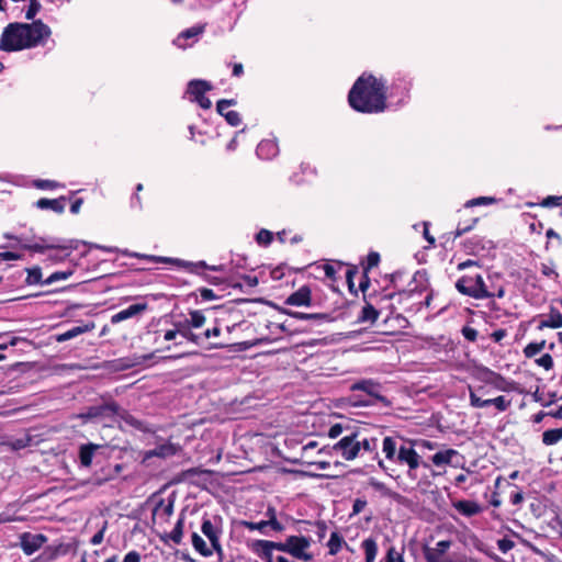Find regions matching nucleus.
<instances>
[{"instance_id": "f257e3e1", "label": "nucleus", "mask_w": 562, "mask_h": 562, "mask_svg": "<svg viewBox=\"0 0 562 562\" xmlns=\"http://www.w3.org/2000/svg\"><path fill=\"white\" fill-rule=\"evenodd\" d=\"M414 445L423 450H436L438 448L437 442L426 439L400 442L398 439L387 436L384 437L382 441V453L384 454L385 460H379L378 465L387 475L394 479H398L400 475H395L394 469H392L387 463L405 467L406 480L412 484L419 486L424 481L419 470L420 468L429 469V464L422 460V457L415 450Z\"/></svg>"}, {"instance_id": "f03ea898", "label": "nucleus", "mask_w": 562, "mask_h": 562, "mask_svg": "<svg viewBox=\"0 0 562 562\" xmlns=\"http://www.w3.org/2000/svg\"><path fill=\"white\" fill-rule=\"evenodd\" d=\"M350 106L361 113H380L386 109V87L383 78L362 74L348 94Z\"/></svg>"}, {"instance_id": "7ed1b4c3", "label": "nucleus", "mask_w": 562, "mask_h": 562, "mask_svg": "<svg viewBox=\"0 0 562 562\" xmlns=\"http://www.w3.org/2000/svg\"><path fill=\"white\" fill-rule=\"evenodd\" d=\"M48 25L41 20L32 23H10L2 32L0 49L16 52L42 45L50 36Z\"/></svg>"}, {"instance_id": "20e7f679", "label": "nucleus", "mask_w": 562, "mask_h": 562, "mask_svg": "<svg viewBox=\"0 0 562 562\" xmlns=\"http://www.w3.org/2000/svg\"><path fill=\"white\" fill-rule=\"evenodd\" d=\"M201 532L210 541V546L198 532H193L191 535L193 549L204 558H210L215 553L218 561H223L224 549L221 543V538L223 536L222 517L217 515L212 517L204 515L201 522Z\"/></svg>"}, {"instance_id": "39448f33", "label": "nucleus", "mask_w": 562, "mask_h": 562, "mask_svg": "<svg viewBox=\"0 0 562 562\" xmlns=\"http://www.w3.org/2000/svg\"><path fill=\"white\" fill-rule=\"evenodd\" d=\"M457 290L475 300H483L493 296L503 297L505 291L503 286L490 288L483 277L479 273L465 274L456 282Z\"/></svg>"}, {"instance_id": "423d86ee", "label": "nucleus", "mask_w": 562, "mask_h": 562, "mask_svg": "<svg viewBox=\"0 0 562 562\" xmlns=\"http://www.w3.org/2000/svg\"><path fill=\"white\" fill-rule=\"evenodd\" d=\"M183 340L190 341L194 345H200L202 342L201 335L183 327L180 322H176L173 327L170 329L156 331L155 342L168 344L165 347L157 349V351H171L173 348L180 347L183 344Z\"/></svg>"}, {"instance_id": "0eeeda50", "label": "nucleus", "mask_w": 562, "mask_h": 562, "mask_svg": "<svg viewBox=\"0 0 562 562\" xmlns=\"http://www.w3.org/2000/svg\"><path fill=\"white\" fill-rule=\"evenodd\" d=\"M121 252L124 256L140 258V259H144V260L150 261V262L173 263V265H177L178 267H181V268H183L190 272H194V273H198L199 269H201V268L210 269L212 271H218L222 269L221 267H217V266L210 267L206 265L205 261L191 262V261H184L181 259H173V258H169V257H160V256H154V255H145V254L133 252V251H128V250H122Z\"/></svg>"}, {"instance_id": "6e6552de", "label": "nucleus", "mask_w": 562, "mask_h": 562, "mask_svg": "<svg viewBox=\"0 0 562 562\" xmlns=\"http://www.w3.org/2000/svg\"><path fill=\"white\" fill-rule=\"evenodd\" d=\"M311 547V539L303 536H291L283 543H280L279 551H284L303 561L312 560L307 552Z\"/></svg>"}, {"instance_id": "1a4fd4ad", "label": "nucleus", "mask_w": 562, "mask_h": 562, "mask_svg": "<svg viewBox=\"0 0 562 562\" xmlns=\"http://www.w3.org/2000/svg\"><path fill=\"white\" fill-rule=\"evenodd\" d=\"M479 393L487 394V391H485L483 386H479L476 389L469 386L470 405L474 408H484L493 405L498 412H505L510 406V401L503 395L494 398L482 400L479 396Z\"/></svg>"}, {"instance_id": "9d476101", "label": "nucleus", "mask_w": 562, "mask_h": 562, "mask_svg": "<svg viewBox=\"0 0 562 562\" xmlns=\"http://www.w3.org/2000/svg\"><path fill=\"white\" fill-rule=\"evenodd\" d=\"M360 450L361 442L356 434L342 437L333 446V451L348 461L356 459Z\"/></svg>"}, {"instance_id": "9b49d317", "label": "nucleus", "mask_w": 562, "mask_h": 562, "mask_svg": "<svg viewBox=\"0 0 562 562\" xmlns=\"http://www.w3.org/2000/svg\"><path fill=\"white\" fill-rule=\"evenodd\" d=\"M212 89L210 82L201 79L191 80L188 83L187 93L190 100L196 102L202 109H210L212 106L211 100L205 97V93Z\"/></svg>"}, {"instance_id": "f8f14e48", "label": "nucleus", "mask_w": 562, "mask_h": 562, "mask_svg": "<svg viewBox=\"0 0 562 562\" xmlns=\"http://www.w3.org/2000/svg\"><path fill=\"white\" fill-rule=\"evenodd\" d=\"M451 546L450 540L438 541L434 547L425 546L423 553L426 562H452L447 558V552Z\"/></svg>"}, {"instance_id": "ddd939ff", "label": "nucleus", "mask_w": 562, "mask_h": 562, "mask_svg": "<svg viewBox=\"0 0 562 562\" xmlns=\"http://www.w3.org/2000/svg\"><path fill=\"white\" fill-rule=\"evenodd\" d=\"M46 541L47 537L42 533L24 532L20 536V546L27 555L41 549Z\"/></svg>"}, {"instance_id": "4468645a", "label": "nucleus", "mask_w": 562, "mask_h": 562, "mask_svg": "<svg viewBox=\"0 0 562 562\" xmlns=\"http://www.w3.org/2000/svg\"><path fill=\"white\" fill-rule=\"evenodd\" d=\"M460 458L461 456L457 450L448 448L436 451V453L430 457V461L436 468H443L446 465L458 467L459 462L457 459Z\"/></svg>"}, {"instance_id": "2eb2a0df", "label": "nucleus", "mask_w": 562, "mask_h": 562, "mask_svg": "<svg viewBox=\"0 0 562 562\" xmlns=\"http://www.w3.org/2000/svg\"><path fill=\"white\" fill-rule=\"evenodd\" d=\"M280 543L269 541V540H252L248 542V548L252 553L257 554L259 558L267 560V562H272V551L279 550Z\"/></svg>"}, {"instance_id": "dca6fc26", "label": "nucleus", "mask_w": 562, "mask_h": 562, "mask_svg": "<svg viewBox=\"0 0 562 562\" xmlns=\"http://www.w3.org/2000/svg\"><path fill=\"white\" fill-rule=\"evenodd\" d=\"M75 542L59 543L57 546L47 547L42 554L38 555L41 562H52L60 555H66L72 550H76Z\"/></svg>"}, {"instance_id": "f3484780", "label": "nucleus", "mask_w": 562, "mask_h": 562, "mask_svg": "<svg viewBox=\"0 0 562 562\" xmlns=\"http://www.w3.org/2000/svg\"><path fill=\"white\" fill-rule=\"evenodd\" d=\"M476 379L486 385L495 387L498 391L507 390L505 379L501 374L487 368L479 370L476 373Z\"/></svg>"}, {"instance_id": "a211bd4d", "label": "nucleus", "mask_w": 562, "mask_h": 562, "mask_svg": "<svg viewBox=\"0 0 562 562\" xmlns=\"http://www.w3.org/2000/svg\"><path fill=\"white\" fill-rule=\"evenodd\" d=\"M312 303V294L308 286H301L285 300V304L292 306H310Z\"/></svg>"}, {"instance_id": "6ab92c4d", "label": "nucleus", "mask_w": 562, "mask_h": 562, "mask_svg": "<svg viewBox=\"0 0 562 562\" xmlns=\"http://www.w3.org/2000/svg\"><path fill=\"white\" fill-rule=\"evenodd\" d=\"M147 308V305L145 303H137L130 305L127 308L117 312L116 314L112 315L111 323L117 324L125 319L132 318L142 312H144Z\"/></svg>"}, {"instance_id": "aec40b11", "label": "nucleus", "mask_w": 562, "mask_h": 562, "mask_svg": "<svg viewBox=\"0 0 562 562\" xmlns=\"http://www.w3.org/2000/svg\"><path fill=\"white\" fill-rule=\"evenodd\" d=\"M94 327H95L94 323H87L83 325H78V326H75L61 334H57L55 336V339L58 342H64V341L72 339L81 334L89 333V331L93 330Z\"/></svg>"}, {"instance_id": "412c9836", "label": "nucleus", "mask_w": 562, "mask_h": 562, "mask_svg": "<svg viewBox=\"0 0 562 562\" xmlns=\"http://www.w3.org/2000/svg\"><path fill=\"white\" fill-rule=\"evenodd\" d=\"M562 327V313L555 307L551 306L548 315L539 322L538 328H561Z\"/></svg>"}, {"instance_id": "4be33fe9", "label": "nucleus", "mask_w": 562, "mask_h": 562, "mask_svg": "<svg viewBox=\"0 0 562 562\" xmlns=\"http://www.w3.org/2000/svg\"><path fill=\"white\" fill-rule=\"evenodd\" d=\"M452 506L463 516L472 517L482 512V506L474 501H457L452 503Z\"/></svg>"}, {"instance_id": "5701e85b", "label": "nucleus", "mask_w": 562, "mask_h": 562, "mask_svg": "<svg viewBox=\"0 0 562 562\" xmlns=\"http://www.w3.org/2000/svg\"><path fill=\"white\" fill-rule=\"evenodd\" d=\"M173 513V504L171 502L165 503L164 501L159 502L154 512H153V520L157 524L167 522L170 516Z\"/></svg>"}, {"instance_id": "b1692460", "label": "nucleus", "mask_w": 562, "mask_h": 562, "mask_svg": "<svg viewBox=\"0 0 562 562\" xmlns=\"http://www.w3.org/2000/svg\"><path fill=\"white\" fill-rule=\"evenodd\" d=\"M279 153L278 144L274 139H265L257 146V155L261 159H271Z\"/></svg>"}, {"instance_id": "393cba45", "label": "nucleus", "mask_w": 562, "mask_h": 562, "mask_svg": "<svg viewBox=\"0 0 562 562\" xmlns=\"http://www.w3.org/2000/svg\"><path fill=\"white\" fill-rule=\"evenodd\" d=\"M178 451V447L173 443L167 442L156 447L153 450L146 451L144 460H148L153 457L169 458L175 456Z\"/></svg>"}, {"instance_id": "a878e982", "label": "nucleus", "mask_w": 562, "mask_h": 562, "mask_svg": "<svg viewBox=\"0 0 562 562\" xmlns=\"http://www.w3.org/2000/svg\"><path fill=\"white\" fill-rule=\"evenodd\" d=\"M65 196H60L59 199H40L36 202V206L41 210H52L56 213H63L65 211Z\"/></svg>"}, {"instance_id": "bb28decb", "label": "nucleus", "mask_w": 562, "mask_h": 562, "mask_svg": "<svg viewBox=\"0 0 562 562\" xmlns=\"http://www.w3.org/2000/svg\"><path fill=\"white\" fill-rule=\"evenodd\" d=\"M206 318L201 311H191L189 313V317L184 321L180 322L183 327H187L189 330L199 329L204 326Z\"/></svg>"}, {"instance_id": "cd10ccee", "label": "nucleus", "mask_w": 562, "mask_h": 562, "mask_svg": "<svg viewBox=\"0 0 562 562\" xmlns=\"http://www.w3.org/2000/svg\"><path fill=\"white\" fill-rule=\"evenodd\" d=\"M204 31L203 25H194L183 32H181L178 37L175 40V44L180 48H186L188 44L184 41L189 38H196Z\"/></svg>"}, {"instance_id": "c85d7f7f", "label": "nucleus", "mask_w": 562, "mask_h": 562, "mask_svg": "<svg viewBox=\"0 0 562 562\" xmlns=\"http://www.w3.org/2000/svg\"><path fill=\"white\" fill-rule=\"evenodd\" d=\"M361 549L364 553L366 562H375L378 555V543L372 537L366 538L361 542Z\"/></svg>"}, {"instance_id": "c756f323", "label": "nucleus", "mask_w": 562, "mask_h": 562, "mask_svg": "<svg viewBox=\"0 0 562 562\" xmlns=\"http://www.w3.org/2000/svg\"><path fill=\"white\" fill-rule=\"evenodd\" d=\"M98 448L99 446L93 443L83 445L80 447L79 459L82 467L89 468L91 465L92 458Z\"/></svg>"}, {"instance_id": "7c9ffc66", "label": "nucleus", "mask_w": 562, "mask_h": 562, "mask_svg": "<svg viewBox=\"0 0 562 562\" xmlns=\"http://www.w3.org/2000/svg\"><path fill=\"white\" fill-rule=\"evenodd\" d=\"M22 247L26 250L34 251V252H44L47 249L63 248L61 246H58L53 243H48L45 239H41V240L32 243V244H25Z\"/></svg>"}, {"instance_id": "2f4dec72", "label": "nucleus", "mask_w": 562, "mask_h": 562, "mask_svg": "<svg viewBox=\"0 0 562 562\" xmlns=\"http://www.w3.org/2000/svg\"><path fill=\"white\" fill-rule=\"evenodd\" d=\"M378 317L379 312L371 304H366L358 316V321L361 323H374Z\"/></svg>"}, {"instance_id": "473e14b6", "label": "nucleus", "mask_w": 562, "mask_h": 562, "mask_svg": "<svg viewBox=\"0 0 562 562\" xmlns=\"http://www.w3.org/2000/svg\"><path fill=\"white\" fill-rule=\"evenodd\" d=\"M241 525L249 531H259L261 535L269 536L268 529L270 525L266 520L260 521H241Z\"/></svg>"}, {"instance_id": "72a5a7b5", "label": "nucleus", "mask_w": 562, "mask_h": 562, "mask_svg": "<svg viewBox=\"0 0 562 562\" xmlns=\"http://www.w3.org/2000/svg\"><path fill=\"white\" fill-rule=\"evenodd\" d=\"M266 517L268 518L266 521L270 525V529L276 532L283 531L284 527L277 519V510L274 507H268L266 512Z\"/></svg>"}, {"instance_id": "f704fd0d", "label": "nucleus", "mask_w": 562, "mask_h": 562, "mask_svg": "<svg viewBox=\"0 0 562 562\" xmlns=\"http://www.w3.org/2000/svg\"><path fill=\"white\" fill-rule=\"evenodd\" d=\"M384 562H405L404 560V550L397 549L394 546H391L385 553Z\"/></svg>"}, {"instance_id": "c9c22d12", "label": "nucleus", "mask_w": 562, "mask_h": 562, "mask_svg": "<svg viewBox=\"0 0 562 562\" xmlns=\"http://www.w3.org/2000/svg\"><path fill=\"white\" fill-rule=\"evenodd\" d=\"M562 439V428L546 430L542 435V441L550 446L559 442Z\"/></svg>"}, {"instance_id": "e433bc0d", "label": "nucleus", "mask_w": 562, "mask_h": 562, "mask_svg": "<svg viewBox=\"0 0 562 562\" xmlns=\"http://www.w3.org/2000/svg\"><path fill=\"white\" fill-rule=\"evenodd\" d=\"M351 390L356 391H363L370 395H374L376 393V384L371 380H363L360 382L355 383L351 386Z\"/></svg>"}, {"instance_id": "4c0bfd02", "label": "nucleus", "mask_w": 562, "mask_h": 562, "mask_svg": "<svg viewBox=\"0 0 562 562\" xmlns=\"http://www.w3.org/2000/svg\"><path fill=\"white\" fill-rule=\"evenodd\" d=\"M344 543V539L336 532H333L330 535V538L328 540V549L330 554H336L341 549V546Z\"/></svg>"}, {"instance_id": "58836bf2", "label": "nucleus", "mask_w": 562, "mask_h": 562, "mask_svg": "<svg viewBox=\"0 0 562 562\" xmlns=\"http://www.w3.org/2000/svg\"><path fill=\"white\" fill-rule=\"evenodd\" d=\"M496 202L495 198L492 196H480L472 200H469L464 206L465 207H473V206H481V205H491Z\"/></svg>"}, {"instance_id": "ea45409f", "label": "nucleus", "mask_w": 562, "mask_h": 562, "mask_svg": "<svg viewBox=\"0 0 562 562\" xmlns=\"http://www.w3.org/2000/svg\"><path fill=\"white\" fill-rule=\"evenodd\" d=\"M273 239V234L268 229H261L256 235V241L261 246H268Z\"/></svg>"}, {"instance_id": "a19ab883", "label": "nucleus", "mask_w": 562, "mask_h": 562, "mask_svg": "<svg viewBox=\"0 0 562 562\" xmlns=\"http://www.w3.org/2000/svg\"><path fill=\"white\" fill-rule=\"evenodd\" d=\"M34 187H36L37 189H41V190H53V189H57V188H64L63 184L56 182V181H53V180H35L34 181Z\"/></svg>"}, {"instance_id": "79ce46f5", "label": "nucleus", "mask_w": 562, "mask_h": 562, "mask_svg": "<svg viewBox=\"0 0 562 562\" xmlns=\"http://www.w3.org/2000/svg\"><path fill=\"white\" fill-rule=\"evenodd\" d=\"M42 271L38 267L27 269L26 282L29 284H37L41 282Z\"/></svg>"}, {"instance_id": "37998d69", "label": "nucleus", "mask_w": 562, "mask_h": 562, "mask_svg": "<svg viewBox=\"0 0 562 562\" xmlns=\"http://www.w3.org/2000/svg\"><path fill=\"white\" fill-rule=\"evenodd\" d=\"M544 345H546L544 341L532 342V344L527 345L526 348H525L526 357L530 358V357H533V356L538 355L544 348Z\"/></svg>"}, {"instance_id": "c03bdc74", "label": "nucleus", "mask_w": 562, "mask_h": 562, "mask_svg": "<svg viewBox=\"0 0 562 562\" xmlns=\"http://www.w3.org/2000/svg\"><path fill=\"white\" fill-rule=\"evenodd\" d=\"M235 104L236 101L234 99H222L217 102L216 110L218 114L225 116V113L229 111L228 108Z\"/></svg>"}, {"instance_id": "a18cd8bd", "label": "nucleus", "mask_w": 562, "mask_h": 562, "mask_svg": "<svg viewBox=\"0 0 562 562\" xmlns=\"http://www.w3.org/2000/svg\"><path fill=\"white\" fill-rule=\"evenodd\" d=\"M182 527H183V521L182 519H179L175 526V528L172 529V531L170 532V539L175 542V543H180L181 540H182Z\"/></svg>"}, {"instance_id": "49530a36", "label": "nucleus", "mask_w": 562, "mask_h": 562, "mask_svg": "<svg viewBox=\"0 0 562 562\" xmlns=\"http://www.w3.org/2000/svg\"><path fill=\"white\" fill-rule=\"evenodd\" d=\"M72 274L71 271H61L52 273L46 280L45 284H52L59 280H67Z\"/></svg>"}, {"instance_id": "de8ad7c7", "label": "nucleus", "mask_w": 562, "mask_h": 562, "mask_svg": "<svg viewBox=\"0 0 562 562\" xmlns=\"http://www.w3.org/2000/svg\"><path fill=\"white\" fill-rule=\"evenodd\" d=\"M540 205L543 207H553V206L562 205V195H560V196L549 195L542 200Z\"/></svg>"}, {"instance_id": "09e8293b", "label": "nucleus", "mask_w": 562, "mask_h": 562, "mask_svg": "<svg viewBox=\"0 0 562 562\" xmlns=\"http://www.w3.org/2000/svg\"><path fill=\"white\" fill-rule=\"evenodd\" d=\"M285 314L294 317V318H297V319H316V318H322L323 315L321 314H307V313H301V312H293V311H284Z\"/></svg>"}, {"instance_id": "8fccbe9b", "label": "nucleus", "mask_w": 562, "mask_h": 562, "mask_svg": "<svg viewBox=\"0 0 562 562\" xmlns=\"http://www.w3.org/2000/svg\"><path fill=\"white\" fill-rule=\"evenodd\" d=\"M540 270L543 276L550 279L557 280L559 277L554 266L551 263H541Z\"/></svg>"}, {"instance_id": "3c124183", "label": "nucleus", "mask_w": 562, "mask_h": 562, "mask_svg": "<svg viewBox=\"0 0 562 562\" xmlns=\"http://www.w3.org/2000/svg\"><path fill=\"white\" fill-rule=\"evenodd\" d=\"M225 120L226 122L232 126H238L241 122L240 115L237 111H228L225 113Z\"/></svg>"}, {"instance_id": "603ef678", "label": "nucleus", "mask_w": 562, "mask_h": 562, "mask_svg": "<svg viewBox=\"0 0 562 562\" xmlns=\"http://www.w3.org/2000/svg\"><path fill=\"white\" fill-rule=\"evenodd\" d=\"M538 366L544 368L546 370H550L553 367V359L549 353L542 355L540 358L536 360Z\"/></svg>"}, {"instance_id": "864d4df0", "label": "nucleus", "mask_w": 562, "mask_h": 562, "mask_svg": "<svg viewBox=\"0 0 562 562\" xmlns=\"http://www.w3.org/2000/svg\"><path fill=\"white\" fill-rule=\"evenodd\" d=\"M514 541L508 538H503L497 541L498 550L502 551L503 553H507L508 551H510L514 548Z\"/></svg>"}, {"instance_id": "5fc2aeb1", "label": "nucleus", "mask_w": 562, "mask_h": 562, "mask_svg": "<svg viewBox=\"0 0 562 562\" xmlns=\"http://www.w3.org/2000/svg\"><path fill=\"white\" fill-rule=\"evenodd\" d=\"M41 9V4L36 0H31V4L25 12V18L32 20Z\"/></svg>"}, {"instance_id": "6e6d98bb", "label": "nucleus", "mask_w": 562, "mask_h": 562, "mask_svg": "<svg viewBox=\"0 0 562 562\" xmlns=\"http://www.w3.org/2000/svg\"><path fill=\"white\" fill-rule=\"evenodd\" d=\"M367 504L368 503L364 498L355 499L353 505H352V513L350 516L360 514L366 508Z\"/></svg>"}, {"instance_id": "4d7b16f0", "label": "nucleus", "mask_w": 562, "mask_h": 562, "mask_svg": "<svg viewBox=\"0 0 562 562\" xmlns=\"http://www.w3.org/2000/svg\"><path fill=\"white\" fill-rule=\"evenodd\" d=\"M369 485L374 488L375 491H379L383 494H386L387 493V487L384 483L378 481L374 477H370L369 481H368Z\"/></svg>"}, {"instance_id": "13d9d810", "label": "nucleus", "mask_w": 562, "mask_h": 562, "mask_svg": "<svg viewBox=\"0 0 562 562\" xmlns=\"http://www.w3.org/2000/svg\"><path fill=\"white\" fill-rule=\"evenodd\" d=\"M462 335L469 341H475L477 337V330L472 327L465 326L462 328Z\"/></svg>"}, {"instance_id": "bf43d9fd", "label": "nucleus", "mask_w": 562, "mask_h": 562, "mask_svg": "<svg viewBox=\"0 0 562 562\" xmlns=\"http://www.w3.org/2000/svg\"><path fill=\"white\" fill-rule=\"evenodd\" d=\"M221 335V328L217 327V326H214L213 328H209L206 329L203 335L201 336L202 340L203 339H211V338H214V337H218Z\"/></svg>"}, {"instance_id": "052dcab7", "label": "nucleus", "mask_w": 562, "mask_h": 562, "mask_svg": "<svg viewBox=\"0 0 562 562\" xmlns=\"http://www.w3.org/2000/svg\"><path fill=\"white\" fill-rule=\"evenodd\" d=\"M122 562H140V554L137 551L132 550L124 555Z\"/></svg>"}, {"instance_id": "680f3d73", "label": "nucleus", "mask_w": 562, "mask_h": 562, "mask_svg": "<svg viewBox=\"0 0 562 562\" xmlns=\"http://www.w3.org/2000/svg\"><path fill=\"white\" fill-rule=\"evenodd\" d=\"M342 434V426L340 424L333 425L328 430V436L330 438H337Z\"/></svg>"}, {"instance_id": "e2e57ef3", "label": "nucleus", "mask_w": 562, "mask_h": 562, "mask_svg": "<svg viewBox=\"0 0 562 562\" xmlns=\"http://www.w3.org/2000/svg\"><path fill=\"white\" fill-rule=\"evenodd\" d=\"M22 256L16 254V252H12V251H5V252H0V259L1 260H19L21 259Z\"/></svg>"}, {"instance_id": "0e129e2a", "label": "nucleus", "mask_w": 562, "mask_h": 562, "mask_svg": "<svg viewBox=\"0 0 562 562\" xmlns=\"http://www.w3.org/2000/svg\"><path fill=\"white\" fill-rule=\"evenodd\" d=\"M19 338L18 337H13L9 344H1L0 345V361H3L5 359V356L3 353V351L9 347V346H15L16 342H18Z\"/></svg>"}, {"instance_id": "69168bd1", "label": "nucleus", "mask_w": 562, "mask_h": 562, "mask_svg": "<svg viewBox=\"0 0 562 562\" xmlns=\"http://www.w3.org/2000/svg\"><path fill=\"white\" fill-rule=\"evenodd\" d=\"M507 336V333L505 329H497L492 334V338L494 341L499 342L502 339H504Z\"/></svg>"}, {"instance_id": "338daca9", "label": "nucleus", "mask_w": 562, "mask_h": 562, "mask_svg": "<svg viewBox=\"0 0 562 562\" xmlns=\"http://www.w3.org/2000/svg\"><path fill=\"white\" fill-rule=\"evenodd\" d=\"M200 294H201V297L204 299V300H214L215 299V294L213 292V290L211 289H201L200 290Z\"/></svg>"}, {"instance_id": "774afa93", "label": "nucleus", "mask_w": 562, "mask_h": 562, "mask_svg": "<svg viewBox=\"0 0 562 562\" xmlns=\"http://www.w3.org/2000/svg\"><path fill=\"white\" fill-rule=\"evenodd\" d=\"M380 261V256L378 252H371L369 254L368 256V265L369 267H374L379 263Z\"/></svg>"}]
</instances>
